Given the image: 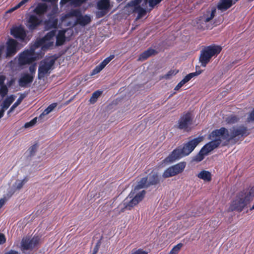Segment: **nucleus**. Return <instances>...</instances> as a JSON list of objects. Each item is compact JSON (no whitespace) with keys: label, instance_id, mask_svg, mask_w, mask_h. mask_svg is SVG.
<instances>
[{"label":"nucleus","instance_id":"6e6d98bb","mask_svg":"<svg viewBox=\"0 0 254 254\" xmlns=\"http://www.w3.org/2000/svg\"><path fill=\"white\" fill-rule=\"evenodd\" d=\"M69 1H70V3H71V0H61L60 4L61 5H64Z\"/></svg>","mask_w":254,"mask_h":254},{"label":"nucleus","instance_id":"bf43d9fd","mask_svg":"<svg viewBox=\"0 0 254 254\" xmlns=\"http://www.w3.org/2000/svg\"><path fill=\"white\" fill-rule=\"evenodd\" d=\"M186 83L182 79L177 85H178L181 88Z\"/></svg>","mask_w":254,"mask_h":254},{"label":"nucleus","instance_id":"13d9d810","mask_svg":"<svg viewBox=\"0 0 254 254\" xmlns=\"http://www.w3.org/2000/svg\"><path fill=\"white\" fill-rule=\"evenodd\" d=\"M5 202V200L4 198L0 199V208L3 206Z\"/></svg>","mask_w":254,"mask_h":254},{"label":"nucleus","instance_id":"5fc2aeb1","mask_svg":"<svg viewBox=\"0 0 254 254\" xmlns=\"http://www.w3.org/2000/svg\"><path fill=\"white\" fill-rule=\"evenodd\" d=\"M103 68H101L99 65H97L95 69L93 70V73H97L99 72L101 70H102Z\"/></svg>","mask_w":254,"mask_h":254},{"label":"nucleus","instance_id":"f8f14e48","mask_svg":"<svg viewBox=\"0 0 254 254\" xmlns=\"http://www.w3.org/2000/svg\"><path fill=\"white\" fill-rule=\"evenodd\" d=\"M42 19L34 14H29L27 15L26 26L31 31L37 29L42 23Z\"/></svg>","mask_w":254,"mask_h":254},{"label":"nucleus","instance_id":"7ed1b4c3","mask_svg":"<svg viewBox=\"0 0 254 254\" xmlns=\"http://www.w3.org/2000/svg\"><path fill=\"white\" fill-rule=\"evenodd\" d=\"M254 188L249 187L239 192L231 202L229 209L230 211L241 212L253 199Z\"/></svg>","mask_w":254,"mask_h":254},{"label":"nucleus","instance_id":"8fccbe9b","mask_svg":"<svg viewBox=\"0 0 254 254\" xmlns=\"http://www.w3.org/2000/svg\"><path fill=\"white\" fill-rule=\"evenodd\" d=\"M178 71H176L174 70H170L169 71L167 74L164 75V77L166 79L169 78L170 76L173 75H176Z\"/></svg>","mask_w":254,"mask_h":254},{"label":"nucleus","instance_id":"ea45409f","mask_svg":"<svg viewBox=\"0 0 254 254\" xmlns=\"http://www.w3.org/2000/svg\"><path fill=\"white\" fill-rule=\"evenodd\" d=\"M81 14V11L79 9H73L71 10L68 12L66 16L67 17L75 16L77 18Z\"/></svg>","mask_w":254,"mask_h":254},{"label":"nucleus","instance_id":"09e8293b","mask_svg":"<svg viewBox=\"0 0 254 254\" xmlns=\"http://www.w3.org/2000/svg\"><path fill=\"white\" fill-rule=\"evenodd\" d=\"M254 121V109L249 113L247 119V122L248 123Z\"/></svg>","mask_w":254,"mask_h":254},{"label":"nucleus","instance_id":"5701e85b","mask_svg":"<svg viewBox=\"0 0 254 254\" xmlns=\"http://www.w3.org/2000/svg\"><path fill=\"white\" fill-rule=\"evenodd\" d=\"M91 21V18L90 16L88 15H82L81 14L80 16L76 19V23L82 26H86L90 23Z\"/></svg>","mask_w":254,"mask_h":254},{"label":"nucleus","instance_id":"f03ea898","mask_svg":"<svg viewBox=\"0 0 254 254\" xmlns=\"http://www.w3.org/2000/svg\"><path fill=\"white\" fill-rule=\"evenodd\" d=\"M201 140L200 137H197L183 143L182 145L179 146L173 150L169 156L164 159L163 162L168 164L173 163L189 155Z\"/></svg>","mask_w":254,"mask_h":254},{"label":"nucleus","instance_id":"58836bf2","mask_svg":"<svg viewBox=\"0 0 254 254\" xmlns=\"http://www.w3.org/2000/svg\"><path fill=\"white\" fill-rule=\"evenodd\" d=\"M183 246L182 243H179L172 248L169 254H178Z\"/></svg>","mask_w":254,"mask_h":254},{"label":"nucleus","instance_id":"864d4df0","mask_svg":"<svg viewBox=\"0 0 254 254\" xmlns=\"http://www.w3.org/2000/svg\"><path fill=\"white\" fill-rule=\"evenodd\" d=\"M6 79V77L4 75H0V86H2L5 85L4 81Z\"/></svg>","mask_w":254,"mask_h":254},{"label":"nucleus","instance_id":"9b49d317","mask_svg":"<svg viewBox=\"0 0 254 254\" xmlns=\"http://www.w3.org/2000/svg\"><path fill=\"white\" fill-rule=\"evenodd\" d=\"M55 63V59L44 60L38 68V78L41 79L49 72Z\"/></svg>","mask_w":254,"mask_h":254},{"label":"nucleus","instance_id":"412c9836","mask_svg":"<svg viewBox=\"0 0 254 254\" xmlns=\"http://www.w3.org/2000/svg\"><path fill=\"white\" fill-rule=\"evenodd\" d=\"M158 52L155 50L149 48L139 55L138 60L142 61H145L150 57L155 55Z\"/></svg>","mask_w":254,"mask_h":254},{"label":"nucleus","instance_id":"c9c22d12","mask_svg":"<svg viewBox=\"0 0 254 254\" xmlns=\"http://www.w3.org/2000/svg\"><path fill=\"white\" fill-rule=\"evenodd\" d=\"M28 180V178L26 177L21 181H16L15 183L16 189L18 190H20Z\"/></svg>","mask_w":254,"mask_h":254},{"label":"nucleus","instance_id":"37998d69","mask_svg":"<svg viewBox=\"0 0 254 254\" xmlns=\"http://www.w3.org/2000/svg\"><path fill=\"white\" fill-rule=\"evenodd\" d=\"M130 254H148V252L141 248L134 249L132 250Z\"/></svg>","mask_w":254,"mask_h":254},{"label":"nucleus","instance_id":"aec40b11","mask_svg":"<svg viewBox=\"0 0 254 254\" xmlns=\"http://www.w3.org/2000/svg\"><path fill=\"white\" fill-rule=\"evenodd\" d=\"M216 8L215 7L212 8L211 11L207 10L202 15L200 16V20L209 22L214 18Z\"/></svg>","mask_w":254,"mask_h":254},{"label":"nucleus","instance_id":"680f3d73","mask_svg":"<svg viewBox=\"0 0 254 254\" xmlns=\"http://www.w3.org/2000/svg\"><path fill=\"white\" fill-rule=\"evenodd\" d=\"M32 123V122H30L29 123H26L25 124V127H28L30 126H31V123Z\"/></svg>","mask_w":254,"mask_h":254},{"label":"nucleus","instance_id":"f257e3e1","mask_svg":"<svg viewBox=\"0 0 254 254\" xmlns=\"http://www.w3.org/2000/svg\"><path fill=\"white\" fill-rule=\"evenodd\" d=\"M249 134L247 127L244 125L234 126L230 129L229 131L225 127L216 129L209 134V138L211 141L201 148L195 156L193 160L197 162L201 161L205 155L221 144L222 140L236 143L240 138L247 136Z\"/></svg>","mask_w":254,"mask_h":254},{"label":"nucleus","instance_id":"20e7f679","mask_svg":"<svg viewBox=\"0 0 254 254\" xmlns=\"http://www.w3.org/2000/svg\"><path fill=\"white\" fill-rule=\"evenodd\" d=\"M220 46L211 45L204 47L200 51L199 61L201 65L205 67L213 56H217L221 51Z\"/></svg>","mask_w":254,"mask_h":254},{"label":"nucleus","instance_id":"c756f323","mask_svg":"<svg viewBox=\"0 0 254 254\" xmlns=\"http://www.w3.org/2000/svg\"><path fill=\"white\" fill-rule=\"evenodd\" d=\"M133 12H137L138 15L137 16V19L141 18L144 16L146 13L145 9L141 6H137L135 8H133Z\"/></svg>","mask_w":254,"mask_h":254},{"label":"nucleus","instance_id":"3c124183","mask_svg":"<svg viewBox=\"0 0 254 254\" xmlns=\"http://www.w3.org/2000/svg\"><path fill=\"white\" fill-rule=\"evenodd\" d=\"M6 242V238L3 234L0 233V245L3 244Z\"/></svg>","mask_w":254,"mask_h":254},{"label":"nucleus","instance_id":"6ab92c4d","mask_svg":"<svg viewBox=\"0 0 254 254\" xmlns=\"http://www.w3.org/2000/svg\"><path fill=\"white\" fill-rule=\"evenodd\" d=\"M54 42H48L47 43H45L44 41H43L42 38H40L39 39L37 40L34 44L31 46L30 48H33L34 49V51H35L36 49L40 47H42L43 48H49L50 47L53 46ZM35 53V52H34Z\"/></svg>","mask_w":254,"mask_h":254},{"label":"nucleus","instance_id":"4c0bfd02","mask_svg":"<svg viewBox=\"0 0 254 254\" xmlns=\"http://www.w3.org/2000/svg\"><path fill=\"white\" fill-rule=\"evenodd\" d=\"M114 55H110L109 57L104 59L99 65L101 68H104L106 65L114 58Z\"/></svg>","mask_w":254,"mask_h":254},{"label":"nucleus","instance_id":"1a4fd4ad","mask_svg":"<svg viewBox=\"0 0 254 254\" xmlns=\"http://www.w3.org/2000/svg\"><path fill=\"white\" fill-rule=\"evenodd\" d=\"M192 117L190 112L182 116L178 121L177 127L185 131L189 132L191 130L192 124Z\"/></svg>","mask_w":254,"mask_h":254},{"label":"nucleus","instance_id":"338daca9","mask_svg":"<svg viewBox=\"0 0 254 254\" xmlns=\"http://www.w3.org/2000/svg\"><path fill=\"white\" fill-rule=\"evenodd\" d=\"M35 121H36V119H34L33 120H32L31 122H32V123H31V125H33L34 124L35 122Z\"/></svg>","mask_w":254,"mask_h":254},{"label":"nucleus","instance_id":"a878e982","mask_svg":"<svg viewBox=\"0 0 254 254\" xmlns=\"http://www.w3.org/2000/svg\"><path fill=\"white\" fill-rule=\"evenodd\" d=\"M14 100L15 98L12 95L6 98L2 102L1 110H3L4 112L5 110L7 109L10 106Z\"/></svg>","mask_w":254,"mask_h":254},{"label":"nucleus","instance_id":"052dcab7","mask_svg":"<svg viewBox=\"0 0 254 254\" xmlns=\"http://www.w3.org/2000/svg\"><path fill=\"white\" fill-rule=\"evenodd\" d=\"M4 115V110H0V119Z\"/></svg>","mask_w":254,"mask_h":254},{"label":"nucleus","instance_id":"79ce46f5","mask_svg":"<svg viewBox=\"0 0 254 254\" xmlns=\"http://www.w3.org/2000/svg\"><path fill=\"white\" fill-rule=\"evenodd\" d=\"M86 1L87 0H71V4L74 7H79Z\"/></svg>","mask_w":254,"mask_h":254},{"label":"nucleus","instance_id":"7c9ffc66","mask_svg":"<svg viewBox=\"0 0 254 254\" xmlns=\"http://www.w3.org/2000/svg\"><path fill=\"white\" fill-rule=\"evenodd\" d=\"M202 72V70L196 71L194 72H191L187 74L183 80L186 83L189 82L191 78L195 76H197L199 75Z\"/></svg>","mask_w":254,"mask_h":254},{"label":"nucleus","instance_id":"0e129e2a","mask_svg":"<svg viewBox=\"0 0 254 254\" xmlns=\"http://www.w3.org/2000/svg\"><path fill=\"white\" fill-rule=\"evenodd\" d=\"M180 88H181V87L178 85H177L176 86V87H175L174 90H179Z\"/></svg>","mask_w":254,"mask_h":254},{"label":"nucleus","instance_id":"69168bd1","mask_svg":"<svg viewBox=\"0 0 254 254\" xmlns=\"http://www.w3.org/2000/svg\"><path fill=\"white\" fill-rule=\"evenodd\" d=\"M35 121H36V119H34L33 120H32L31 122H32V123H31V125H33L34 124L35 122Z\"/></svg>","mask_w":254,"mask_h":254},{"label":"nucleus","instance_id":"dca6fc26","mask_svg":"<svg viewBox=\"0 0 254 254\" xmlns=\"http://www.w3.org/2000/svg\"><path fill=\"white\" fill-rule=\"evenodd\" d=\"M34 75L24 73L18 80V84L21 87H27L34 80Z\"/></svg>","mask_w":254,"mask_h":254},{"label":"nucleus","instance_id":"a211bd4d","mask_svg":"<svg viewBox=\"0 0 254 254\" xmlns=\"http://www.w3.org/2000/svg\"><path fill=\"white\" fill-rule=\"evenodd\" d=\"M48 9V6L45 3H39L33 9V12L37 16H41L44 15Z\"/></svg>","mask_w":254,"mask_h":254},{"label":"nucleus","instance_id":"9d476101","mask_svg":"<svg viewBox=\"0 0 254 254\" xmlns=\"http://www.w3.org/2000/svg\"><path fill=\"white\" fill-rule=\"evenodd\" d=\"M186 163L185 162H181L176 165L172 166L164 171L162 177L164 178H167L175 176L182 173L185 167Z\"/></svg>","mask_w":254,"mask_h":254},{"label":"nucleus","instance_id":"423d86ee","mask_svg":"<svg viewBox=\"0 0 254 254\" xmlns=\"http://www.w3.org/2000/svg\"><path fill=\"white\" fill-rule=\"evenodd\" d=\"M161 176L157 172L152 171L147 177L142 178L134 188V190H138L143 188H147L151 186L156 185L160 183Z\"/></svg>","mask_w":254,"mask_h":254},{"label":"nucleus","instance_id":"4468645a","mask_svg":"<svg viewBox=\"0 0 254 254\" xmlns=\"http://www.w3.org/2000/svg\"><path fill=\"white\" fill-rule=\"evenodd\" d=\"M11 34L22 42L25 40L26 36L25 30L21 26H16L11 29Z\"/></svg>","mask_w":254,"mask_h":254},{"label":"nucleus","instance_id":"a19ab883","mask_svg":"<svg viewBox=\"0 0 254 254\" xmlns=\"http://www.w3.org/2000/svg\"><path fill=\"white\" fill-rule=\"evenodd\" d=\"M0 86V96L2 98H3L7 95L8 92V89L6 85Z\"/></svg>","mask_w":254,"mask_h":254},{"label":"nucleus","instance_id":"ddd939ff","mask_svg":"<svg viewBox=\"0 0 254 254\" xmlns=\"http://www.w3.org/2000/svg\"><path fill=\"white\" fill-rule=\"evenodd\" d=\"M97 7L100 10L97 13V16L101 18L106 15L111 8L110 0H99Z\"/></svg>","mask_w":254,"mask_h":254},{"label":"nucleus","instance_id":"a18cd8bd","mask_svg":"<svg viewBox=\"0 0 254 254\" xmlns=\"http://www.w3.org/2000/svg\"><path fill=\"white\" fill-rule=\"evenodd\" d=\"M28 0H22L20 2H19L17 4H16L14 7H13L11 9V11L15 10L19 8H20L22 5H23L24 4L28 2Z\"/></svg>","mask_w":254,"mask_h":254},{"label":"nucleus","instance_id":"f3484780","mask_svg":"<svg viewBox=\"0 0 254 254\" xmlns=\"http://www.w3.org/2000/svg\"><path fill=\"white\" fill-rule=\"evenodd\" d=\"M58 23V19L53 14H50L48 20L45 21V27L46 30H50L52 28H57Z\"/></svg>","mask_w":254,"mask_h":254},{"label":"nucleus","instance_id":"4be33fe9","mask_svg":"<svg viewBox=\"0 0 254 254\" xmlns=\"http://www.w3.org/2000/svg\"><path fill=\"white\" fill-rule=\"evenodd\" d=\"M65 30H59L58 33L56 36V45L57 46H60L63 45L66 39Z\"/></svg>","mask_w":254,"mask_h":254},{"label":"nucleus","instance_id":"39448f33","mask_svg":"<svg viewBox=\"0 0 254 254\" xmlns=\"http://www.w3.org/2000/svg\"><path fill=\"white\" fill-rule=\"evenodd\" d=\"M136 191L134 190L133 192L131 191L126 199L124 200L123 203L124 207L121 209V212H124L125 210H131L143 199L146 193L145 190H142L134 195Z\"/></svg>","mask_w":254,"mask_h":254},{"label":"nucleus","instance_id":"6e6552de","mask_svg":"<svg viewBox=\"0 0 254 254\" xmlns=\"http://www.w3.org/2000/svg\"><path fill=\"white\" fill-rule=\"evenodd\" d=\"M36 60L34 49L30 48L23 51L18 55V63L20 66L30 64Z\"/></svg>","mask_w":254,"mask_h":254},{"label":"nucleus","instance_id":"2eb2a0df","mask_svg":"<svg viewBox=\"0 0 254 254\" xmlns=\"http://www.w3.org/2000/svg\"><path fill=\"white\" fill-rule=\"evenodd\" d=\"M6 55L7 57H11L14 55L17 52V42L12 38L9 39L7 43Z\"/></svg>","mask_w":254,"mask_h":254},{"label":"nucleus","instance_id":"473e14b6","mask_svg":"<svg viewBox=\"0 0 254 254\" xmlns=\"http://www.w3.org/2000/svg\"><path fill=\"white\" fill-rule=\"evenodd\" d=\"M102 94V91L97 90L95 92H94L92 94V95L89 100L90 103L94 104L95 102H96L98 98Z\"/></svg>","mask_w":254,"mask_h":254},{"label":"nucleus","instance_id":"b1692460","mask_svg":"<svg viewBox=\"0 0 254 254\" xmlns=\"http://www.w3.org/2000/svg\"><path fill=\"white\" fill-rule=\"evenodd\" d=\"M233 5L232 0H220L218 4L217 8L221 10H226Z\"/></svg>","mask_w":254,"mask_h":254},{"label":"nucleus","instance_id":"bb28decb","mask_svg":"<svg viewBox=\"0 0 254 254\" xmlns=\"http://www.w3.org/2000/svg\"><path fill=\"white\" fill-rule=\"evenodd\" d=\"M56 33V30H53L49 32H48L43 38V41L45 42V43H47L48 42H52L51 40L53 39L54 37L55 36Z\"/></svg>","mask_w":254,"mask_h":254},{"label":"nucleus","instance_id":"c03bdc74","mask_svg":"<svg viewBox=\"0 0 254 254\" xmlns=\"http://www.w3.org/2000/svg\"><path fill=\"white\" fill-rule=\"evenodd\" d=\"M28 0H22L20 2H19L17 4H16L14 7H13L11 9V11L15 10L19 8H20L22 5H23L24 4L28 2Z\"/></svg>","mask_w":254,"mask_h":254},{"label":"nucleus","instance_id":"e2e57ef3","mask_svg":"<svg viewBox=\"0 0 254 254\" xmlns=\"http://www.w3.org/2000/svg\"><path fill=\"white\" fill-rule=\"evenodd\" d=\"M44 1H47V2H56L58 0H42Z\"/></svg>","mask_w":254,"mask_h":254},{"label":"nucleus","instance_id":"cd10ccee","mask_svg":"<svg viewBox=\"0 0 254 254\" xmlns=\"http://www.w3.org/2000/svg\"><path fill=\"white\" fill-rule=\"evenodd\" d=\"M208 22L203 21L202 20H200V16L198 17L196 19V26L197 28L200 30H203L205 29L208 28V26L207 23Z\"/></svg>","mask_w":254,"mask_h":254},{"label":"nucleus","instance_id":"2f4dec72","mask_svg":"<svg viewBox=\"0 0 254 254\" xmlns=\"http://www.w3.org/2000/svg\"><path fill=\"white\" fill-rule=\"evenodd\" d=\"M240 120V118L236 115H231L229 116L226 120L228 124H234L238 123Z\"/></svg>","mask_w":254,"mask_h":254},{"label":"nucleus","instance_id":"4d7b16f0","mask_svg":"<svg viewBox=\"0 0 254 254\" xmlns=\"http://www.w3.org/2000/svg\"><path fill=\"white\" fill-rule=\"evenodd\" d=\"M5 254H19V253L17 251L14 250H10Z\"/></svg>","mask_w":254,"mask_h":254},{"label":"nucleus","instance_id":"de8ad7c7","mask_svg":"<svg viewBox=\"0 0 254 254\" xmlns=\"http://www.w3.org/2000/svg\"><path fill=\"white\" fill-rule=\"evenodd\" d=\"M28 0H22L20 2H19L17 4H16L14 7H13L11 9V11L15 10L19 8H20L22 5H23L24 4L28 2Z\"/></svg>","mask_w":254,"mask_h":254},{"label":"nucleus","instance_id":"72a5a7b5","mask_svg":"<svg viewBox=\"0 0 254 254\" xmlns=\"http://www.w3.org/2000/svg\"><path fill=\"white\" fill-rule=\"evenodd\" d=\"M57 106V103H54L50 104L42 113L41 116H45L51 113Z\"/></svg>","mask_w":254,"mask_h":254},{"label":"nucleus","instance_id":"e433bc0d","mask_svg":"<svg viewBox=\"0 0 254 254\" xmlns=\"http://www.w3.org/2000/svg\"><path fill=\"white\" fill-rule=\"evenodd\" d=\"M38 147V144L37 143H35L28 149L29 156L31 157L35 155L36 152L37 150Z\"/></svg>","mask_w":254,"mask_h":254},{"label":"nucleus","instance_id":"49530a36","mask_svg":"<svg viewBox=\"0 0 254 254\" xmlns=\"http://www.w3.org/2000/svg\"><path fill=\"white\" fill-rule=\"evenodd\" d=\"M28 0H22L20 2H19L17 4H16L14 7H13L11 9V11L15 10L19 8H20L22 5H23L24 4L28 2Z\"/></svg>","mask_w":254,"mask_h":254},{"label":"nucleus","instance_id":"393cba45","mask_svg":"<svg viewBox=\"0 0 254 254\" xmlns=\"http://www.w3.org/2000/svg\"><path fill=\"white\" fill-rule=\"evenodd\" d=\"M197 177L206 182H210L212 179L211 173L205 170L201 171L197 175Z\"/></svg>","mask_w":254,"mask_h":254},{"label":"nucleus","instance_id":"f704fd0d","mask_svg":"<svg viewBox=\"0 0 254 254\" xmlns=\"http://www.w3.org/2000/svg\"><path fill=\"white\" fill-rule=\"evenodd\" d=\"M24 96L23 95H21L18 98L17 101L13 104L9 110L8 113L12 112L17 106H18L22 101Z\"/></svg>","mask_w":254,"mask_h":254},{"label":"nucleus","instance_id":"c85d7f7f","mask_svg":"<svg viewBox=\"0 0 254 254\" xmlns=\"http://www.w3.org/2000/svg\"><path fill=\"white\" fill-rule=\"evenodd\" d=\"M143 2L142 5L144 6L148 2V0H134L133 1H130L128 3V5L130 6L133 7V8H135L137 6H140V4Z\"/></svg>","mask_w":254,"mask_h":254},{"label":"nucleus","instance_id":"0eeeda50","mask_svg":"<svg viewBox=\"0 0 254 254\" xmlns=\"http://www.w3.org/2000/svg\"><path fill=\"white\" fill-rule=\"evenodd\" d=\"M40 238L38 236L24 237L20 243V250L22 251H32L39 245Z\"/></svg>","mask_w":254,"mask_h":254},{"label":"nucleus","instance_id":"603ef678","mask_svg":"<svg viewBox=\"0 0 254 254\" xmlns=\"http://www.w3.org/2000/svg\"><path fill=\"white\" fill-rule=\"evenodd\" d=\"M29 71L31 73V74L33 75V74H34L35 72V71L36 70V67L35 64H32L29 66Z\"/></svg>","mask_w":254,"mask_h":254}]
</instances>
